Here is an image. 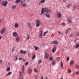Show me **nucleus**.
Returning <instances> with one entry per match:
<instances>
[{
	"label": "nucleus",
	"mask_w": 79,
	"mask_h": 79,
	"mask_svg": "<svg viewBox=\"0 0 79 79\" xmlns=\"http://www.w3.org/2000/svg\"><path fill=\"white\" fill-rule=\"evenodd\" d=\"M25 70V69H24V65H23L22 68V73H24Z\"/></svg>",
	"instance_id": "4be33fe9"
},
{
	"label": "nucleus",
	"mask_w": 79,
	"mask_h": 79,
	"mask_svg": "<svg viewBox=\"0 0 79 79\" xmlns=\"http://www.w3.org/2000/svg\"><path fill=\"white\" fill-rule=\"evenodd\" d=\"M71 5H71V4H69L68 5V6H71Z\"/></svg>",
	"instance_id": "8fccbe9b"
},
{
	"label": "nucleus",
	"mask_w": 79,
	"mask_h": 79,
	"mask_svg": "<svg viewBox=\"0 0 79 79\" xmlns=\"http://www.w3.org/2000/svg\"><path fill=\"white\" fill-rule=\"evenodd\" d=\"M62 25H63V26H66V24H65V23H62Z\"/></svg>",
	"instance_id": "3c124183"
},
{
	"label": "nucleus",
	"mask_w": 79,
	"mask_h": 79,
	"mask_svg": "<svg viewBox=\"0 0 79 79\" xmlns=\"http://www.w3.org/2000/svg\"><path fill=\"white\" fill-rule=\"evenodd\" d=\"M29 38H30V36H29V35L28 34V35L27 37V40H28Z\"/></svg>",
	"instance_id": "473e14b6"
},
{
	"label": "nucleus",
	"mask_w": 79,
	"mask_h": 79,
	"mask_svg": "<svg viewBox=\"0 0 79 79\" xmlns=\"http://www.w3.org/2000/svg\"><path fill=\"white\" fill-rule=\"evenodd\" d=\"M66 0H64V1H63L64 2H66Z\"/></svg>",
	"instance_id": "69168bd1"
},
{
	"label": "nucleus",
	"mask_w": 79,
	"mask_h": 79,
	"mask_svg": "<svg viewBox=\"0 0 79 79\" xmlns=\"http://www.w3.org/2000/svg\"><path fill=\"white\" fill-rule=\"evenodd\" d=\"M77 35H78V36H79V32H77Z\"/></svg>",
	"instance_id": "5fc2aeb1"
},
{
	"label": "nucleus",
	"mask_w": 79,
	"mask_h": 79,
	"mask_svg": "<svg viewBox=\"0 0 79 79\" xmlns=\"http://www.w3.org/2000/svg\"><path fill=\"white\" fill-rule=\"evenodd\" d=\"M28 63H29V62H26V63H25V65H26V66H27V65H28Z\"/></svg>",
	"instance_id": "49530a36"
},
{
	"label": "nucleus",
	"mask_w": 79,
	"mask_h": 79,
	"mask_svg": "<svg viewBox=\"0 0 79 79\" xmlns=\"http://www.w3.org/2000/svg\"><path fill=\"white\" fill-rule=\"evenodd\" d=\"M12 35H13L14 37H16L18 36V35L17 32H14L12 33Z\"/></svg>",
	"instance_id": "39448f33"
},
{
	"label": "nucleus",
	"mask_w": 79,
	"mask_h": 79,
	"mask_svg": "<svg viewBox=\"0 0 79 79\" xmlns=\"http://www.w3.org/2000/svg\"><path fill=\"white\" fill-rule=\"evenodd\" d=\"M43 34V32H42V31H41L39 34V38H42Z\"/></svg>",
	"instance_id": "1a4fd4ad"
},
{
	"label": "nucleus",
	"mask_w": 79,
	"mask_h": 79,
	"mask_svg": "<svg viewBox=\"0 0 79 79\" xmlns=\"http://www.w3.org/2000/svg\"><path fill=\"white\" fill-rule=\"evenodd\" d=\"M6 28H5V27H3L2 29L1 30L0 33H1V34H3L6 31Z\"/></svg>",
	"instance_id": "f03ea898"
},
{
	"label": "nucleus",
	"mask_w": 79,
	"mask_h": 79,
	"mask_svg": "<svg viewBox=\"0 0 79 79\" xmlns=\"http://www.w3.org/2000/svg\"><path fill=\"white\" fill-rule=\"evenodd\" d=\"M56 60H57L58 61L59 60H60V58L59 57H57L56 59Z\"/></svg>",
	"instance_id": "4c0bfd02"
},
{
	"label": "nucleus",
	"mask_w": 79,
	"mask_h": 79,
	"mask_svg": "<svg viewBox=\"0 0 79 79\" xmlns=\"http://www.w3.org/2000/svg\"><path fill=\"white\" fill-rule=\"evenodd\" d=\"M2 63V60H0V64H1Z\"/></svg>",
	"instance_id": "6e6d98bb"
},
{
	"label": "nucleus",
	"mask_w": 79,
	"mask_h": 79,
	"mask_svg": "<svg viewBox=\"0 0 79 79\" xmlns=\"http://www.w3.org/2000/svg\"><path fill=\"white\" fill-rule=\"evenodd\" d=\"M57 17L59 18H61V13L60 12H58L57 13Z\"/></svg>",
	"instance_id": "6e6552de"
},
{
	"label": "nucleus",
	"mask_w": 79,
	"mask_h": 79,
	"mask_svg": "<svg viewBox=\"0 0 79 79\" xmlns=\"http://www.w3.org/2000/svg\"><path fill=\"white\" fill-rule=\"evenodd\" d=\"M19 60H22V61H25V60L23 58H19Z\"/></svg>",
	"instance_id": "c756f323"
},
{
	"label": "nucleus",
	"mask_w": 79,
	"mask_h": 79,
	"mask_svg": "<svg viewBox=\"0 0 79 79\" xmlns=\"http://www.w3.org/2000/svg\"><path fill=\"white\" fill-rule=\"evenodd\" d=\"M45 16L48 18H50V15L49 14H45Z\"/></svg>",
	"instance_id": "ddd939ff"
},
{
	"label": "nucleus",
	"mask_w": 79,
	"mask_h": 79,
	"mask_svg": "<svg viewBox=\"0 0 79 79\" xmlns=\"http://www.w3.org/2000/svg\"><path fill=\"white\" fill-rule=\"evenodd\" d=\"M20 40V39H19V37H17L16 38V41L17 42H19Z\"/></svg>",
	"instance_id": "a878e982"
},
{
	"label": "nucleus",
	"mask_w": 79,
	"mask_h": 79,
	"mask_svg": "<svg viewBox=\"0 0 79 79\" xmlns=\"http://www.w3.org/2000/svg\"><path fill=\"white\" fill-rule=\"evenodd\" d=\"M46 79H48V78L47 77Z\"/></svg>",
	"instance_id": "774afa93"
},
{
	"label": "nucleus",
	"mask_w": 79,
	"mask_h": 79,
	"mask_svg": "<svg viewBox=\"0 0 79 79\" xmlns=\"http://www.w3.org/2000/svg\"><path fill=\"white\" fill-rule=\"evenodd\" d=\"M2 39V36H0V39Z\"/></svg>",
	"instance_id": "338daca9"
},
{
	"label": "nucleus",
	"mask_w": 79,
	"mask_h": 79,
	"mask_svg": "<svg viewBox=\"0 0 79 79\" xmlns=\"http://www.w3.org/2000/svg\"><path fill=\"white\" fill-rule=\"evenodd\" d=\"M25 1H26V0H23L22 2L24 3V2H25Z\"/></svg>",
	"instance_id": "680f3d73"
},
{
	"label": "nucleus",
	"mask_w": 79,
	"mask_h": 79,
	"mask_svg": "<svg viewBox=\"0 0 79 79\" xmlns=\"http://www.w3.org/2000/svg\"><path fill=\"white\" fill-rule=\"evenodd\" d=\"M74 63V60H72L71 61L70 63V65L71 66L72 64H73V63Z\"/></svg>",
	"instance_id": "393cba45"
},
{
	"label": "nucleus",
	"mask_w": 79,
	"mask_h": 79,
	"mask_svg": "<svg viewBox=\"0 0 79 79\" xmlns=\"http://www.w3.org/2000/svg\"><path fill=\"white\" fill-rule=\"evenodd\" d=\"M68 72L69 73H71V71L69 69L68 70Z\"/></svg>",
	"instance_id": "37998d69"
},
{
	"label": "nucleus",
	"mask_w": 79,
	"mask_h": 79,
	"mask_svg": "<svg viewBox=\"0 0 79 79\" xmlns=\"http://www.w3.org/2000/svg\"><path fill=\"white\" fill-rule=\"evenodd\" d=\"M45 33H44V34H43V36H45Z\"/></svg>",
	"instance_id": "e2e57ef3"
},
{
	"label": "nucleus",
	"mask_w": 79,
	"mask_h": 79,
	"mask_svg": "<svg viewBox=\"0 0 79 79\" xmlns=\"http://www.w3.org/2000/svg\"><path fill=\"white\" fill-rule=\"evenodd\" d=\"M79 47V43L77 44L76 45V48L77 49Z\"/></svg>",
	"instance_id": "bb28decb"
},
{
	"label": "nucleus",
	"mask_w": 79,
	"mask_h": 79,
	"mask_svg": "<svg viewBox=\"0 0 79 79\" xmlns=\"http://www.w3.org/2000/svg\"><path fill=\"white\" fill-rule=\"evenodd\" d=\"M42 63V60H39L38 61V64H40Z\"/></svg>",
	"instance_id": "f704fd0d"
},
{
	"label": "nucleus",
	"mask_w": 79,
	"mask_h": 79,
	"mask_svg": "<svg viewBox=\"0 0 79 79\" xmlns=\"http://www.w3.org/2000/svg\"><path fill=\"white\" fill-rule=\"evenodd\" d=\"M44 54L45 55L44 56V58H46V59H47L49 56V54L47 52H44Z\"/></svg>",
	"instance_id": "7ed1b4c3"
},
{
	"label": "nucleus",
	"mask_w": 79,
	"mask_h": 79,
	"mask_svg": "<svg viewBox=\"0 0 79 79\" xmlns=\"http://www.w3.org/2000/svg\"><path fill=\"white\" fill-rule=\"evenodd\" d=\"M12 73V72H10L6 74V75L7 76H10L11 74Z\"/></svg>",
	"instance_id": "c85d7f7f"
},
{
	"label": "nucleus",
	"mask_w": 79,
	"mask_h": 79,
	"mask_svg": "<svg viewBox=\"0 0 79 79\" xmlns=\"http://www.w3.org/2000/svg\"><path fill=\"white\" fill-rule=\"evenodd\" d=\"M16 6H12V8L13 9V10H15V8H16Z\"/></svg>",
	"instance_id": "2f4dec72"
},
{
	"label": "nucleus",
	"mask_w": 79,
	"mask_h": 79,
	"mask_svg": "<svg viewBox=\"0 0 79 79\" xmlns=\"http://www.w3.org/2000/svg\"><path fill=\"white\" fill-rule=\"evenodd\" d=\"M44 13H45V11H44V9L42 8L41 10V15H43V14H44Z\"/></svg>",
	"instance_id": "dca6fc26"
},
{
	"label": "nucleus",
	"mask_w": 79,
	"mask_h": 79,
	"mask_svg": "<svg viewBox=\"0 0 79 79\" xmlns=\"http://www.w3.org/2000/svg\"><path fill=\"white\" fill-rule=\"evenodd\" d=\"M7 4H8V2L7 1L5 2L4 3H2V5L4 6H7Z\"/></svg>",
	"instance_id": "9d476101"
},
{
	"label": "nucleus",
	"mask_w": 79,
	"mask_h": 79,
	"mask_svg": "<svg viewBox=\"0 0 79 79\" xmlns=\"http://www.w3.org/2000/svg\"><path fill=\"white\" fill-rule=\"evenodd\" d=\"M19 26L18 24L17 23H15V28H18Z\"/></svg>",
	"instance_id": "a211bd4d"
},
{
	"label": "nucleus",
	"mask_w": 79,
	"mask_h": 79,
	"mask_svg": "<svg viewBox=\"0 0 79 79\" xmlns=\"http://www.w3.org/2000/svg\"><path fill=\"white\" fill-rule=\"evenodd\" d=\"M45 0H42L38 2V4L39 5H40L42 3H45Z\"/></svg>",
	"instance_id": "423d86ee"
},
{
	"label": "nucleus",
	"mask_w": 79,
	"mask_h": 79,
	"mask_svg": "<svg viewBox=\"0 0 79 79\" xmlns=\"http://www.w3.org/2000/svg\"><path fill=\"white\" fill-rule=\"evenodd\" d=\"M35 55H34L33 56L32 60H34V59H35Z\"/></svg>",
	"instance_id": "58836bf2"
},
{
	"label": "nucleus",
	"mask_w": 79,
	"mask_h": 79,
	"mask_svg": "<svg viewBox=\"0 0 79 79\" xmlns=\"http://www.w3.org/2000/svg\"><path fill=\"white\" fill-rule=\"evenodd\" d=\"M34 48L35 49V50H37L39 49V47H37V46H34Z\"/></svg>",
	"instance_id": "cd10ccee"
},
{
	"label": "nucleus",
	"mask_w": 79,
	"mask_h": 79,
	"mask_svg": "<svg viewBox=\"0 0 79 79\" xmlns=\"http://www.w3.org/2000/svg\"><path fill=\"white\" fill-rule=\"evenodd\" d=\"M2 22V20L1 19H0V23H1Z\"/></svg>",
	"instance_id": "4d7b16f0"
},
{
	"label": "nucleus",
	"mask_w": 79,
	"mask_h": 79,
	"mask_svg": "<svg viewBox=\"0 0 79 79\" xmlns=\"http://www.w3.org/2000/svg\"><path fill=\"white\" fill-rule=\"evenodd\" d=\"M20 53L21 54H26V52L25 51H23V50H20Z\"/></svg>",
	"instance_id": "9b49d317"
},
{
	"label": "nucleus",
	"mask_w": 79,
	"mask_h": 79,
	"mask_svg": "<svg viewBox=\"0 0 79 79\" xmlns=\"http://www.w3.org/2000/svg\"><path fill=\"white\" fill-rule=\"evenodd\" d=\"M36 27H39L40 25V23H41V22H40V21L39 19L36 20Z\"/></svg>",
	"instance_id": "f257e3e1"
},
{
	"label": "nucleus",
	"mask_w": 79,
	"mask_h": 79,
	"mask_svg": "<svg viewBox=\"0 0 79 79\" xmlns=\"http://www.w3.org/2000/svg\"><path fill=\"white\" fill-rule=\"evenodd\" d=\"M48 31H46L44 32V33L46 34H47L48 33Z\"/></svg>",
	"instance_id": "13d9d810"
},
{
	"label": "nucleus",
	"mask_w": 79,
	"mask_h": 79,
	"mask_svg": "<svg viewBox=\"0 0 79 79\" xmlns=\"http://www.w3.org/2000/svg\"><path fill=\"white\" fill-rule=\"evenodd\" d=\"M12 52H14V51H15V48L14 47H13V48L12 49Z\"/></svg>",
	"instance_id": "a19ab883"
},
{
	"label": "nucleus",
	"mask_w": 79,
	"mask_h": 79,
	"mask_svg": "<svg viewBox=\"0 0 79 79\" xmlns=\"http://www.w3.org/2000/svg\"><path fill=\"white\" fill-rule=\"evenodd\" d=\"M56 50V47L54 46L52 49V52L53 53H55Z\"/></svg>",
	"instance_id": "f8f14e48"
},
{
	"label": "nucleus",
	"mask_w": 79,
	"mask_h": 79,
	"mask_svg": "<svg viewBox=\"0 0 79 79\" xmlns=\"http://www.w3.org/2000/svg\"><path fill=\"white\" fill-rule=\"evenodd\" d=\"M44 79V77L43 76H41L40 77V79Z\"/></svg>",
	"instance_id": "603ef678"
},
{
	"label": "nucleus",
	"mask_w": 79,
	"mask_h": 79,
	"mask_svg": "<svg viewBox=\"0 0 79 79\" xmlns=\"http://www.w3.org/2000/svg\"><path fill=\"white\" fill-rule=\"evenodd\" d=\"M22 6L23 7H26L27 6V4L26 3H23L22 4Z\"/></svg>",
	"instance_id": "b1692460"
},
{
	"label": "nucleus",
	"mask_w": 79,
	"mask_h": 79,
	"mask_svg": "<svg viewBox=\"0 0 79 79\" xmlns=\"http://www.w3.org/2000/svg\"><path fill=\"white\" fill-rule=\"evenodd\" d=\"M28 56L29 57V58H30V57H31V54H30V53H29L28 54Z\"/></svg>",
	"instance_id": "ea45409f"
},
{
	"label": "nucleus",
	"mask_w": 79,
	"mask_h": 79,
	"mask_svg": "<svg viewBox=\"0 0 79 79\" xmlns=\"http://www.w3.org/2000/svg\"><path fill=\"white\" fill-rule=\"evenodd\" d=\"M21 4L22 5H23V1H22V2H21Z\"/></svg>",
	"instance_id": "0e129e2a"
},
{
	"label": "nucleus",
	"mask_w": 79,
	"mask_h": 79,
	"mask_svg": "<svg viewBox=\"0 0 79 79\" xmlns=\"http://www.w3.org/2000/svg\"><path fill=\"white\" fill-rule=\"evenodd\" d=\"M53 60V57H51L49 58V60L50 61H52Z\"/></svg>",
	"instance_id": "72a5a7b5"
},
{
	"label": "nucleus",
	"mask_w": 79,
	"mask_h": 79,
	"mask_svg": "<svg viewBox=\"0 0 79 79\" xmlns=\"http://www.w3.org/2000/svg\"><path fill=\"white\" fill-rule=\"evenodd\" d=\"M58 33H59V34H61V32H60V31H58Z\"/></svg>",
	"instance_id": "052dcab7"
},
{
	"label": "nucleus",
	"mask_w": 79,
	"mask_h": 79,
	"mask_svg": "<svg viewBox=\"0 0 79 79\" xmlns=\"http://www.w3.org/2000/svg\"><path fill=\"white\" fill-rule=\"evenodd\" d=\"M27 26H28V27L29 28H31V23H27Z\"/></svg>",
	"instance_id": "5701e85b"
},
{
	"label": "nucleus",
	"mask_w": 79,
	"mask_h": 79,
	"mask_svg": "<svg viewBox=\"0 0 79 79\" xmlns=\"http://www.w3.org/2000/svg\"><path fill=\"white\" fill-rule=\"evenodd\" d=\"M56 64V62H55V60H53L52 62V66H54Z\"/></svg>",
	"instance_id": "6ab92c4d"
},
{
	"label": "nucleus",
	"mask_w": 79,
	"mask_h": 79,
	"mask_svg": "<svg viewBox=\"0 0 79 79\" xmlns=\"http://www.w3.org/2000/svg\"><path fill=\"white\" fill-rule=\"evenodd\" d=\"M34 71L35 73H37V69H34Z\"/></svg>",
	"instance_id": "a18cd8bd"
},
{
	"label": "nucleus",
	"mask_w": 79,
	"mask_h": 79,
	"mask_svg": "<svg viewBox=\"0 0 79 79\" xmlns=\"http://www.w3.org/2000/svg\"><path fill=\"white\" fill-rule=\"evenodd\" d=\"M19 79H23L24 77L22 76V72H20L19 73Z\"/></svg>",
	"instance_id": "20e7f679"
},
{
	"label": "nucleus",
	"mask_w": 79,
	"mask_h": 79,
	"mask_svg": "<svg viewBox=\"0 0 79 79\" xmlns=\"http://www.w3.org/2000/svg\"><path fill=\"white\" fill-rule=\"evenodd\" d=\"M34 76L35 77V79H37V76L36 75H35Z\"/></svg>",
	"instance_id": "864d4df0"
},
{
	"label": "nucleus",
	"mask_w": 79,
	"mask_h": 79,
	"mask_svg": "<svg viewBox=\"0 0 79 79\" xmlns=\"http://www.w3.org/2000/svg\"><path fill=\"white\" fill-rule=\"evenodd\" d=\"M10 70V67H8L7 68V71H9Z\"/></svg>",
	"instance_id": "c9c22d12"
},
{
	"label": "nucleus",
	"mask_w": 79,
	"mask_h": 79,
	"mask_svg": "<svg viewBox=\"0 0 79 79\" xmlns=\"http://www.w3.org/2000/svg\"><path fill=\"white\" fill-rule=\"evenodd\" d=\"M73 34H72L71 35H70L69 36V37H73Z\"/></svg>",
	"instance_id": "c03bdc74"
},
{
	"label": "nucleus",
	"mask_w": 79,
	"mask_h": 79,
	"mask_svg": "<svg viewBox=\"0 0 79 79\" xmlns=\"http://www.w3.org/2000/svg\"><path fill=\"white\" fill-rule=\"evenodd\" d=\"M77 7L76 6H73V8H76V7Z\"/></svg>",
	"instance_id": "bf43d9fd"
},
{
	"label": "nucleus",
	"mask_w": 79,
	"mask_h": 79,
	"mask_svg": "<svg viewBox=\"0 0 79 79\" xmlns=\"http://www.w3.org/2000/svg\"><path fill=\"white\" fill-rule=\"evenodd\" d=\"M69 57H67V61H69Z\"/></svg>",
	"instance_id": "09e8293b"
},
{
	"label": "nucleus",
	"mask_w": 79,
	"mask_h": 79,
	"mask_svg": "<svg viewBox=\"0 0 79 79\" xmlns=\"http://www.w3.org/2000/svg\"><path fill=\"white\" fill-rule=\"evenodd\" d=\"M32 72V70L30 68L28 70V72L29 74H31Z\"/></svg>",
	"instance_id": "4468645a"
},
{
	"label": "nucleus",
	"mask_w": 79,
	"mask_h": 79,
	"mask_svg": "<svg viewBox=\"0 0 79 79\" xmlns=\"http://www.w3.org/2000/svg\"><path fill=\"white\" fill-rule=\"evenodd\" d=\"M15 61H17L18 60V56L17 55H15L14 58Z\"/></svg>",
	"instance_id": "aec40b11"
},
{
	"label": "nucleus",
	"mask_w": 79,
	"mask_h": 79,
	"mask_svg": "<svg viewBox=\"0 0 79 79\" xmlns=\"http://www.w3.org/2000/svg\"><path fill=\"white\" fill-rule=\"evenodd\" d=\"M71 31V28H69L66 30L65 33H66V34H67V33H68L69 32V31Z\"/></svg>",
	"instance_id": "f3484780"
},
{
	"label": "nucleus",
	"mask_w": 79,
	"mask_h": 79,
	"mask_svg": "<svg viewBox=\"0 0 79 79\" xmlns=\"http://www.w3.org/2000/svg\"><path fill=\"white\" fill-rule=\"evenodd\" d=\"M60 66H61V68H63V62H62V61H61Z\"/></svg>",
	"instance_id": "e433bc0d"
},
{
	"label": "nucleus",
	"mask_w": 79,
	"mask_h": 79,
	"mask_svg": "<svg viewBox=\"0 0 79 79\" xmlns=\"http://www.w3.org/2000/svg\"><path fill=\"white\" fill-rule=\"evenodd\" d=\"M21 0H16L15 2L16 3H18L19 2H20V1Z\"/></svg>",
	"instance_id": "7c9ffc66"
},
{
	"label": "nucleus",
	"mask_w": 79,
	"mask_h": 79,
	"mask_svg": "<svg viewBox=\"0 0 79 79\" xmlns=\"http://www.w3.org/2000/svg\"><path fill=\"white\" fill-rule=\"evenodd\" d=\"M67 21L68 23H69V24H71V21L69 18H67Z\"/></svg>",
	"instance_id": "2eb2a0df"
},
{
	"label": "nucleus",
	"mask_w": 79,
	"mask_h": 79,
	"mask_svg": "<svg viewBox=\"0 0 79 79\" xmlns=\"http://www.w3.org/2000/svg\"><path fill=\"white\" fill-rule=\"evenodd\" d=\"M59 43L58 41L57 40H54V44H58Z\"/></svg>",
	"instance_id": "412c9836"
},
{
	"label": "nucleus",
	"mask_w": 79,
	"mask_h": 79,
	"mask_svg": "<svg viewBox=\"0 0 79 79\" xmlns=\"http://www.w3.org/2000/svg\"><path fill=\"white\" fill-rule=\"evenodd\" d=\"M44 10V11L46 12V13H48L49 11H50V10H48L47 8H43Z\"/></svg>",
	"instance_id": "0eeeda50"
},
{
	"label": "nucleus",
	"mask_w": 79,
	"mask_h": 79,
	"mask_svg": "<svg viewBox=\"0 0 79 79\" xmlns=\"http://www.w3.org/2000/svg\"><path fill=\"white\" fill-rule=\"evenodd\" d=\"M50 44H54V41H51Z\"/></svg>",
	"instance_id": "de8ad7c7"
},
{
	"label": "nucleus",
	"mask_w": 79,
	"mask_h": 79,
	"mask_svg": "<svg viewBox=\"0 0 79 79\" xmlns=\"http://www.w3.org/2000/svg\"><path fill=\"white\" fill-rule=\"evenodd\" d=\"M76 68L77 69H79V66L77 65H76Z\"/></svg>",
	"instance_id": "79ce46f5"
}]
</instances>
